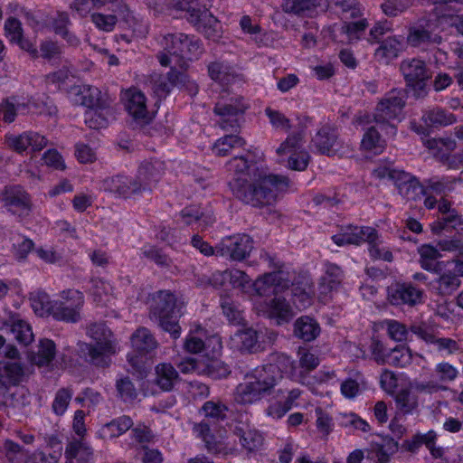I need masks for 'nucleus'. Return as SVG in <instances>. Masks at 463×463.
I'll use <instances>...</instances> for the list:
<instances>
[{
  "instance_id": "nucleus-43",
  "label": "nucleus",
  "mask_w": 463,
  "mask_h": 463,
  "mask_svg": "<svg viewBox=\"0 0 463 463\" xmlns=\"http://www.w3.org/2000/svg\"><path fill=\"white\" fill-rule=\"evenodd\" d=\"M27 109L28 104L20 101L15 97L6 98L0 103V113L3 115V120L6 123L14 122L18 113Z\"/></svg>"
},
{
  "instance_id": "nucleus-3",
  "label": "nucleus",
  "mask_w": 463,
  "mask_h": 463,
  "mask_svg": "<svg viewBox=\"0 0 463 463\" xmlns=\"http://www.w3.org/2000/svg\"><path fill=\"white\" fill-rule=\"evenodd\" d=\"M206 0H148L147 5L156 13L170 10H183L188 14L187 20L197 31L210 40L217 41L221 37V25L218 20L208 11Z\"/></svg>"
},
{
  "instance_id": "nucleus-30",
  "label": "nucleus",
  "mask_w": 463,
  "mask_h": 463,
  "mask_svg": "<svg viewBox=\"0 0 463 463\" xmlns=\"http://www.w3.org/2000/svg\"><path fill=\"white\" fill-rule=\"evenodd\" d=\"M181 218L187 225H196V229L203 231L214 222L210 212H203L197 206H189L182 210Z\"/></svg>"
},
{
  "instance_id": "nucleus-27",
  "label": "nucleus",
  "mask_w": 463,
  "mask_h": 463,
  "mask_svg": "<svg viewBox=\"0 0 463 463\" xmlns=\"http://www.w3.org/2000/svg\"><path fill=\"white\" fill-rule=\"evenodd\" d=\"M402 40L397 36H390L384 39L374 51V58L377 61L389 64L402 52Z\"/></svg>"
},
{
  "instance_id": "nucleus-35",
  "label": "nucleus",
  "mask_w": 463,
  "mask_h": 463,
  "mask_svg": "<svg viewBox=\"0 0 463 463\" xmlns=\"http://www.w3.org/2000/svg\"><path fill=\"white\" fill-rule=\"evenodd\" d=\"M156 383L163 391H170L179 381V374L175 367L168 363H162L156 366Z\"/></svg>"
},
{
  "instance_id": "nucleus-53",
  "label": "nucleus",
  "mask_w": 463,
  "mask_h": 463,
  "mask_svg": "<svg viewBox=\"0 0 463 463\" xmlns=\"http://www.w3.org/2000/svg\"><path fill=\"white\" fill-rule=\"evenodd\" d=\"M412 354L406 346H398L387 354L386 364L398 367H405L411 364Z\"/></svg>"
},
{
  "instance_id": "nucleus-9",
  "label": "nucleus",
  "mask_w": 463,
  "mask_h": 463,
  "mask_svg": "<svg viewBox=\"0 0 463 463\" xmlns=\"http://www.w3.org/2000/svg\"><path fill=\"white\" fill-rule=\"evenodd\" d=\"M264 258L277 270L260 276L252 284L253 289L258 296H269L270 294L277 296L289 288L291 271L286 269L283 264L275 261V258L269 254L266 253Z\"/></svg>"
},
{
  "instance_id": "nucleus-7",
  "label": "nucleus",
  "mask_w": 463,
  "mask_h": 463,
  "mask_svg": "<svg viewBox=\"0 0 463 463\" xmlns=\"http://www.w3.org/2000/svg\"><path fill=\"white\" fill-rule=\"evenodd\" d=\"M154 300L152 315L158 320L159 326L174 338L179 337L181 327L177 317L182 315L183 303L178 304L175 295L166 290L157 292Z\"/></svg>"
},
{
  "instance_id": "nucleus-62",
  "label": "nucleus",
  "mask_w": 463,
  "mask_h": 463,
  "mask_svg": "<svg viewBox=\"0 0 463 463\" xmlns=\"http://www.w3.org/2000/svg\"><path fill=\"white\" fill-rule=\"evenodd\" d=\"M202 411L206 418L219 420H223L226 417L228 408L225 404L220 402L209 401L203 404Z\"/></svg>"
},
{
  "instance_id": "nucleus-33",
  "label": "nucleus",
  "mask_w": 463,
  "mask_h": 463,
  "mask_svg": "<svg viewBox=\"0 0 463 463\" xmlns=\"http://www.w3.org/2000/svg\"><path fill=\"white\" fill-rule=\"evenodd\" d=\"M55 354L56 347L54 342L45 338L40 340L36 351L29 353L28 359L37 366H44L53 360Z\"/></svg>"
},
{
  "instance_id": "nucleus-11",
  "label": "nucleus",
  "mask_w": 463,
  "mask_h": 463,
  "mask_svg": "<svg viewBox=\"0 0 463 463\" xmlns=\"http://www.w3.org/2000/svg\"><path fill=\"white\" fill-rule=\"evenodd\" d=\"M373 175L378 179H387L393 182L399 194L408 200H416L422 193V187L416 177L394 168L391 164L380 165L373 170Z\"/></svg>"
},
{
  "instance_id": "nucleus-45",
  "label": "nucleus",
  "mask_w": 463,
  "mask_h": 463,
  "mask_svg": "<svg viewBox=\"0 0 463 463\" xmlns=\"http://www.w3.org/2000/svg\"><path fill=\"white\" fill-rule=\"evenodd\" d=\"M68 459L76 458L80 462H89L93 456L91 448L82 439L71 441L65 450Z\"/></svg>"
},
{
  "instance_id": "nucleus-52",
  "label": "nucleus",
  "mask_w": 463,
  "mask_h": 463,
  "mask_svg": "<svg viewBox=\"0 0 463 463\" xmlns=\"http://www.w3.org/2000/svg\"><path fill=\"white\" fill-rule=\"evenodd\" d=\"M398 449V443L393 439H383L382 443L373 446L376 463H389L390 458Z\"/></svg>"
},
{
  "instance_id": "nucleus-59",
  "label": "nucleus",
  "mask_w": 463,
  "mask_h": 463,
  "mask_svg": "<svg viewBox=\"0 0 463 463\" xmlns=\"http://www.w3.org/2000/svg\"><path fill=\"white\" fill-rule=\"evenodd\" d=\"M141 251L144 257L154 261L160 267L167 268L172 265V260L155 246L145 245L141 249Z\"/></svg>"
},
{
  "instance_id": "nucleus-56",
  "label": "nucleus",
  "mask_w": 463,
  "mask_h": 463,
  "mask_svg": "<svg viewBox=\"0 0 463 463\" xmlns=\"http://www.w3.org/2000/svg\"><path fill=\"white\" fill-rule=\"evenodd\" d=\"M299 366L301 368L300 377L315 370L319 364V358L307 348H299L298 352Z\"/></svg>"
},
{
  "instance_id": "nucleus-38",
  "label": "nucleus",
  "mask_w": 463,
  "mask_h": 463,
  "mask_svg": "<svg viewBox=\"0 0 463 463\" xmlns=\"http://www.w3.org/2000/svg\"><path fill=\"white\" fill-rule=\"evenodd\" d=\"M31 307L33 312L39 317H53L55 301H52L49 295L38 290L30 295Z\"/></svg>"
},
{
  "instance_id": "nucleus-50",
  "label": "nucleus",
  "mask_w": 463,
  "mask_h": 463,
  "mask_svg": "<svg viewBox=\"0 0 463 463\" xmlns=\"http://www.w3.org/2000/svg\"><path fill=\"white\" fill-rule=\"evenodd\" d=\"M133 426V420L128 416H122L106 424L101 432L109 438L118 437Z\"/></svg>"
},
{
  "instance_id": "nucleus-18",
  "label": "nucleus",
  "mask_w": 463,
  "mask_h": 463,
  "mask_svg": "<svg viewBox=\"0 0 463 463\" xmlns=\"http://www.w3.org/2000/svg\"><path fill=\"white\" fill-rule=\"evenodd\" d=\"M125 106L128 114L140 123H148L152 119V114L146 108V99L139 90L129 89L123 94Z\"/></svg>"
},
{
  "instance_id": "nucleus-40",
  "label": "nucleus",
  "mask_w": 463,
  "mask_h": 463,
  "mask_svg": "<svg viewBox=\"0 0 463 463\" xmlns=\"http://www.w3.org/2000/svg\"><path fill=\"white\" fill-rule=\"evenodd\" d=\"M460 286L458 277L451 272L441 274L438 279L430 282V287L438 294L446 296L450 295Z\"/></svg>"
},
{
  "instance_id": "nucleus-29",
  "label": "nucleus",
  "mask_w": 463,
  "mask_h": 463,
  "mask_svg": "<svg viewBox=\"0 0 463 463\" xmlns=\"http://www.w3.org/2000/svg\"><path fill=\"white\" fill-rule=\"evenodd\" d=\"M253 167H263L258 165L255 163H249L244 157L239 156L234 157L228 163L229 171L233 173V178L230 182V187L234 194V183L236 181L241 182L244 185H247L250 179V173Z\"/></svg>"
},
{
  "instance_id": "nucleus-36",
  "label": "nucleus",
  "mask_w": 463,
  "mask_h": 463,
  "mask_svg": "<svg viewBox=\"0 0 463 463\" xmlns=\"http://www.w3.org/2000/svg\"><path fill=\"white\" fill-rule=\"evenodd\" d=\"M420 267L428 271L438 272L440 262L437 260L442 257L439 247L431 244H422L418 248Z\"/></svg>"
},
{
  "instance_id": "nucleus-60",
  "label": "nucleus",
  "mask_w": 463,
  "mask_h": 463,
  "mask_svg": "<svg viewBox=\"0 0 463 463\" xmlns=\"http://www.w3.org/2000/svg\"><path fill=\"white\" fill-rule=\"evenodd\" d=\"M193 430L197 437L201 438L204 441L205 446L210 452L217 451L214 437L212 434L211 429L207 422L203 420L200 423L194 424Z\"/></svg>"
},
{
  "instance_id": "nucleus-61",
  "label": "nucleus",
  "mask_w": 463,
  "mask_h": 463,
  "mask_svg": "<svg viewBox=\"0 0 463 463\" xmlns=\"http://www.w3.org/2000/svg\"><path fill=\"white\" fill-rule=\"evenodd\" d=\"M72 398V392L70 389H60L52 402V411L56 415H63Z\"/></svg>"
},
{
  "instance_id": "nucleus-49",
  "label": "nucleus",
  "mask_w": 463,
  "mask_h": 463,
  "mask_svg": "<svg viewBox=\"0 0 463 463\" xmlns=\"http://www.w3.org/2000/svg\"><path fill=\"white\" fill-rule=\"evenodd\" d=\"M90 284L91 287L90 291L94 302L99 305H105L109 301L112 293V287L109 282L101 279H91Z\"/></svg>"
},
{
  "instance_id": "nucleus-32",
  "label": "nucleus",
  "mask_w": 463,
  "mask_h": 463,
  "mask_svg": "<svg viewBox=\"0 0 463 463\" xmlns=\"http://www.w3.org/2000/svg\"><path fill=\"white\" fill-rule=\"evenodd\" d=\"M259 335L253 328L238 330L231 336V345L233 348L244 352H253L258 348Z\"/></svg>"
},
{
  "instance_id": "nucleus-22",
  "label": "nucleus",
  "mask_w": 463,
  "mask_h": 463,
  "mask_svg": "<svg viewBox=\"0 0 463 463\" xmlns=\"http://www.w3.org/2000/svg\"><path fill=\"white\" fill-rule=\"evenodd\" d=\"M290 276L291 282L289 286L293 287L294 303L297 308L305 309L311 305L314 296V285L311 279L307 275L299 276L297 279L294 272H291Z\"/></svg>"
},
{
  "instance_id": "nucleus-37",
  "label": "nucleus",
  "mask_w": 463,
  "mask_h": 463,
  "mask_svg": "<svg viewBox=\"0 0 463 463\" xmlns=\"http://www.w3.org/2000/svg\"><path fill=\"white\" fill-rule=\"evenodd\" d=\"M236 433L240 437L241 446L249 452L259 450L263 444L262 435L250 426L237 427Z\"/></svg>"
},
{
  "instance_id": "nucleus-41",
  "label": "nucleus",
  "mask_w": 463,
  "mask_h": 463,
  "mask_svg": "<svg viewBox=\"0 0 463 463\" xmlns=\"http://www.w3.org/2000/svg\"><path fill=\"white\" fill-rule=\"evenodd\" d=\"M422 120L430 127H446L457 121L456 117L440 108L427 110L422 115Z\"/></svg>"
},
{
  "instance_id": "nucleus-54",
  "label": "nucleus",
  "mask_w": 463,
  "mask_h": 463,
  "mask_svg": "<svg viewBox=\"0 0 463 463\" xmlns=\"http://www.w3.org/2000/svg\"><path fill=\"white\" fill-rule=\"evenodd\" d=\"M11 332L14 337L22 345H27L33 340V334L29 324L18 319L13 322Z\"/></svg>"
},
{
  "instance_id": "nucleus-4",
  "label": "nucleus",
  "mask_w": 463,
  "mask_h": 463,
  "mask_svg": "<svg viewBox=\"0 0 463 463\" xmlns=\"http://www.w3.org/2000/svg\"><path fill=\"white\" fill-rule=\"evenodd\" d=\"M182 44L189 45V52L194 54H202L203 52L201 41L194 36L176 33H167L163 37L161 45L165 52H160L158 60L162 66L171 68L167 74L171 85L182 82L184 78V74L178 71L187 66L185 61L179 56L180 51H184Z\"/></svg>"
},
{
  "instance_id": "nucleus-20",
  "label": "nucleus",
  "mask_w": 463,
  "mask_h": 463,
  "mask_svg": "<svg viewBox=\"0 0 463 463\" xmlns=\"http://www.w3.org/2000/svg\"><path fill=\"white\" fill-rule=\"evenodd\" d=\"M376 238V230L368 226H348L342 231L332 236L333 241L338 245L343 246L346 244L358 245L362 242H372Z\"/></svg>"
},
{
  "instance_id": "nucleus-26",
  "label": "nucleus",
  "mask_w": 463,
  "mask_h": 463,
  "mask_svg": "<svg viewBox=\"0 0 463 463\" xmlns=\"http://www.w3.org/2000/svg\"><path fill=\"white\" fill-rule=\"evenodd\" d=\"M344 279V273L340 267L328 263L326 265L325 275L321 278L319 292L325 298L335 291H338Z\"/></svg>"
},
{
  "instance_id": "nucleus-39",
  "label": "nucleus",
  "mask_w": 463,
  "mask_h": 463,
  "mask_svg": "<svg viewBox=\"0 0 463 463\" xmlns=\"http://www.w3.org/2000/svg\"><path fill=\"white\" fill-rule=\"evenodd\" d=\"M133 348L140 354H148L157 347V342L148 329L141 327L131 337Z\"/></svg>"
},
{
  "instance_id": "nucleus-13",
  "label": "nucleus",
  "mask_w": 463,
  "mask_h": 463,
  "mask_svg": "<svg viewBox=\"0 0 463 463\" xmlns=\"http://www.w3.org/2000/svg\"><path fill=\"white\" fill-rule=\"evenodd\" d=\"M0 202L10 214L24 219L33 210L31 195L20 185H6L0 192Z\"/></svg>"
},
{
  "instance_id": "nucleus-34",
  "label": "nucleus",
  "mask_w": 463,
  "mask_h": 463,
  "mask_svg": "<svg viewBox=\"0 0 463 463\" xmlns=\"http://www.w3.org/2000/svg\"><path fill=\"white\" fill-rule=\"evenodd\" d=\"M319 334L320 326L318 323L310 317H301L294 323V335L303 341H312L316 339Z\"/></svg>"
},
{
  "instance_id": "nucleus-63",
  "label": "nucleus",
  "mask_w": 463,
  "mask_h": 463,
  "mask_svg": "<svg viewBox=\"0 0 463 463\" xmlns=\"http://www.w3.org/2000/svg\"><path fill=\"white\" fill-rule=\"evenodd\" d=\"M90 19L97 28L105 32H111L118 22L115 14H105L102 13H93L90 15Z\"/></svg>"
},
{
  "instance_id": "nucleus-1",
  "label": "nucleus",
  "mask_w": 463,
  "mask_h": 463,
  "mask_svg": "<svg viewBox=\"0 0 463 463\" xmlns=\"http://www.w3.org/2000/svg\"><path fill=\"white\" fill-rule=\"evenodd\" d=\"M290 369L296 375L293 361L284 354H272L269 363L256 367L245 375L244 381L238 384L234 399L241 404H251L269 395L283 378V373Z\"/></svg>"
},
{
  "instance_id": "nucleus-57",
  "label": "nucleus",
  "mask_w": 463,
  "mask_h": 463,
  "mask_svg": "<svg viewBox=\"0 0 463 463\" xmlns=\"http://www.w3.org/2000/svg\"><path fill=\"white\" fill-rule=\"evenodd\" d=\"M368 25L366 19H362L356 22L345 24L341 27V30L347 35L349 42H354L363 37Z\"/></svg>"
},
{
  "instance_id": "nucleus-51",
  "label": "nucleus",
  "mask_w": 463,
  "mask_h": 463,
  "mask_svg": "<svg viewBox=\"0 0 463 463\" xmlns=\"http://www.w3.org/2000/svg\"><path fill=\"white\" fill-rule=\"evenodd\" d=\"M24 377V368L16 362H8L0 368V379L9 384H17Z\"/></svg>"
},
{
  "instance_id": "nucleus-8",
  "label": "nucleus",
  "mask_w": 463,
  "mask_h": 463,
  "mask_svg": "<svg viewBox=\"0 0 463 463\" xmlns=\"http://www.w3.org/2000/svg\"><path fill=\"white\" fill-rule=\"evenodd\" d=\"M87 334L95 342V345H84L90 361L97 366H108L110 363V354L116 353V344L111 331L104 324L95 323L89 326Z\"/></svg>"
},
{
  "instance_id": "nucleus-58",
  "label": "nucleus",
  "mask_w": 463,
  "mask_h": 463,
  "mask_svg": "<svg viewBox=\"0 0 463 463\" xmlns=\"http://www.w3.org/2000/svg\"><path fill=\"white\" fill-rule=\"evenodd\" d=\"M202 373L213 379L224 378L230 373L229 367L217 359L209 360L206 364H202Z\"/></svg>"
},
{
  "instance_id": "nucleus-44",
  "label": "nucleus",
  "mask_w": 463,
  "mask_h": 463,
  "mask_svg": "<svg viewBox=\"0 0 463 463\" xmlns=\"http://www.w3.org/2000/svg\"><path fill=\"white\" fill-rule=\"evenodd\" d=\"M245 140L238 135H226L213 144V152L217 156H228L233 148L242 147Z\"/></svg>"
},
{
  "instance_id": "nucleus-19",
  "label": "nucleus",
  "mask_w": 463,
  "mask_h": 463,
  "mask_svg": "<svg viewBox=\"0 0 463 463\" xmlns=\"http://www.w3.org/2000/svg\"><path fill=\"white\" fill-rule=\"evenodd\" d=\"M400 70L408 86L422 90L430 74L425 62L419 59L404 60L400 64Z\"/></svg>"
},
{
  "instance_id": "nucleus-48",
  "label": "nucleus",
  "mask_w": 463,
  "mask_h": 463,
  "mask_svg": "<svg viewBox=\"0 0 463 463\" xmlns=\"http://www.w3.org/2000/svg\"><path fill=\"white\" fill-rule=\"evenodd\" d=\"M361 146L364 150L378 155L382 153L385 146V142L382 139L380 134L374 127H371L364 134Z\"/></svg>"
},
{
  "instance_id": "nucleus-31",
  "label": "nucleus",
  "mask_w": 463,
  "mask_h": 463,
  "mask_svg": "<svg viewBox=\"0 0 463 463\" xmlns=\"http://www.w3.org/2000/svg\"><path fill=\"white\" fill-rule=\"evenodd\" d=\"M323 5H325L324 0H284L281 7L287 14L311 15Z\"/></svg>"
},
{
  "instance_id": "nucleus-6",
  "label": "nucleus",
  "mask_w": 463,
  "mask_h": 463,
  "mask_svg": "<svg viewBox=\"0 0 463 463\" xmlns=\"http://www.w3.org/2000/svg\"><path fill=\"white\" fill-rule=\"evenodd\" d=\"M70 96L74 103L82 105L91 110L86 113L85 121L91 128H103L107 120L99 116L94 120V116L98 109H103L108 107V99L98 88L90 85H77L71 88Z\"/></svg>"
},
{
  "instance_id": "nucleus-14",
  "label": "nucleus",
  "mask_w": 463,
  "mask_h": 463,
  "mask_svg": "<svg viewBox=\"0 0 463 463\" xmlns=\"http://www.w3.org/2000/svg\"><path fill=\"white\" fill-rule=\"evenodd\" d=\"M279 162H287L286 166L291 170L303 171L309 163V155L302 148L300 133L290 135L276 150Z\"/></svg>"
},
{
  "instance_id": "nucleus-23",
  "label": "nucleus",
  "mask_w": 463,
  "mask_h": 463,
  "mask_svg": "<svg viewBox=\"0 0 463 463\" xmlns=\"http://www.w3.org/2000/svg\"><path fill=\"white\" fill-rule=\"evenodd\" d=\"M5 34L12 43L19 45V47L27 52L33 58L39 56L33 43L24 37V31L21 22L14 17H8L5 23Z\"/></svg>"
},
{
  "instance_id": "nucleus-5",
  "label": "nucleus",
  "mask_w": 463,
  "mask_h": 463,
  "mask_svg": "<svg viewBox=\"0 0 463 463\" xmlns=\"http://www.w3.org/2000/svg\"><path fill=\"white\" fill-rule=\"evenodd\" d=\"M157 175L150 165H142L136 176L115 175L103 180L101 188L118 197L130 198L151 191Z\"/></svg>"
},
{
  "instance_id": "nucleus-17",
  "label": "nucleus",
  "mask_w": 463,
  "mask_h": 463,
  "mask_svg": "<svg viewBox=\"0 0 463 463\" xmlns=\"http://www.w3.org/2000/svg\"><path fill=\"white\" fill-rule=\"evenodd\" d=\"M5 143L15 152L23 153L29 147L33 151H40L47 146L48 140L37 132L26 131L20 135L7 134Z\"/></svg>"
},
{
  "instance_id": "nucleus-46",
  "label": "nucleus",
  "mask_w": 463,
  "mask_h": 463,
  "mask_svg": "<svg viewBox=\"0 0 463 463\" xmlns=\"http://www.w3.org/2000/svg\"><path fill=\"white\" fill-rule=\"evenodd\" d=\"M437 246L440 251L456 252L457 258L452 260L457 268H463V240L450 237L439 240Z\"/></svg>"
},
{
  "instance_id": "nucleus-64",
  "label": "nucleus",
  "mask_w": 463,
  "mask_h": 463,
  "mask_svg": "<svg viewBox=\"0 0 463 463\" xmlns=\"http://www.w3.org/2000/svg\"><path fill=\"white\" fill-rule=\"evenodd\" d=\"M388 335L394 341L402 342L406 340L408 330L406 326L399 321L388 319L383 322Z\"/></svg>"
},
{
  "instance_id": "nucleus-28",
  "label": "nucleus",
  "mask_w": 463,
  "mask_h": 463,
  "mask_svg": "<svg viewBox=\"0 0 463 463\" xmlns=\"http://www.w3.org/2000/svg\"><path fill=\"white\" fill-rule=\"evenodd\" d=\"M208 72L212 80L222 84L229 85L241 80V75L236 68L225 61H214L208 66Z\"/></svg>"
},
{
  "instance_id": "nucleus-47",
  "label": "nucleus",
  "mask_w": 463,
  "mask_h": 463,
  "mask_svg": "<svg viewBox=\"0 0 463 463\" xmlns=\"http://www.w3.org/2000/svg\"><path fill=\"white\" fill-rule=\"evenodd\" d=\"M397 408L403 413H411L418 407V398L412 389H401L394 397Z\"/></svg>"
},
{
  "instance_id": "nucleus-24",
  "label": "nucleus",
  "mask_w": 463,
  "mask_h": 463,
  "mask_svg": "<svg viewBox=\"0 0 463 463\" xmlns=\"http://www.w3.org/2000/svg\"><path fill=\"white\" fill-rule=\"evenodd\" d=\"M256 309L259 313L276 319L278 324L287 322L294 316L290 305L284 298L279 296H276L269 303L257 307Z\"/></svg>"
},
{
  "instance_id": "nucleus-10",
  "label": "nucleus",
  "mask_w": 463,
  "mask_h": 463,
  "mask_svg": "<svg viewBox=\"0 0 463 463\" xmlns=\"http://www.w3.org/2000/svg\"><path fill=\"white\" fill-rule=\"evenodd\" d=\"M406 98V93L402 90L394 89L386 93L376 106L373 120L389 128L388 133L392 135L396 133V128L391 121L394 119L401 120Z\"/></svg>"
},
{
  "instance_id": "nucleus-25",
  "label": "nucleus",
  "mask_w": 463,
  "mask_h": 463,
  "mask_svg": "<svg viewBox=\"0 0 463 463\" xmlns=\"http://www.w3.org/2000/svg\"><path fill=\"white\" fill-rule=\"evenodd\" d=\"M429 28L430 25L428 24H426V26L420 24L411 27L407 36L409 44L423 49L440 44L442 37L438 33H434Z\"/></svg>"
},
{
  "instance_id": "nucleus-2",
  "label": "nucleus",
  "mask_w": 463,
  "mask_h": 463,
  "mask_svg": "<svg viewBox=\"0 0 463 463\" xmlns=\"http://www.w3.org/2000/svg\"><path fill=\"white\" fill-rule=\"evenodd\" d=\"M289 183L287 176L272 174L265 166L253 167L247 185L238 181L234 183V195L253 207L269 206L278 201Z\"/></svg>"
},
{
  "instance_id": "nucleus-12",
  "label": "nucleus",
  "mask_w": 463,
  "mask_h": 463,
  "mask_svg": "<svg viewBox=\"0 0 463 463\" xmlns=\"http://www.w3.org/2000/svg\"><path fill=\"white\" fill-rule=\"evenodd\" d=\"M248 109L243 98L222 94L216 102L213 111L220 119L218 124L223 130H233L239 128V116Z\"/></svg>"
},
{
  "instance_id": "nucleus-42",
  "label": "nucleus",
  "mask_w": 463,
  "mask_h": 463,
  "mask_svg": "<svg viewBox=\"0 0 463 463\" xmlns=\"http://www.w3.org/2000/svg\"><path fill=\"white\" fill-rule=\"evenodd\" d=\"M336 140L337 136L335 132L328 127L322 128L313 139L318 151L327 155L335 151Z\"/></svg>"
},
{
  "instance_id": "nucleus-16",
  "label": "nucleus",
  "mask_w": 463,
  "mask_h": 463,
  "mask_svg": "<svg viewBox=\"0 0 463 463\" xmlns=\"http://www.w3.org/2000/svg\"><path fill=\"white\" fill-rule=\"evenodd\" d=\"M61 300L55 301L53 317L57 320L72 322L79 321L80 310L84 304L83 294L76 289L61 292Z\"/></svg>"
},
{
  "instance_id": "nucleus-21",
  "label": "nucleus",
  "mask_w": 463,
  "mask_h": 463,
  "mask_svg": "<svg viewBox=\"0 0 463 463\" xmlns=\"http://www.w3.org/2000/svg\"><path fill=\"white\" fill-rule=\"evenodd\" d=\"M423 292L406 283H395L388 288V300L391 304L414 306L421 302Z\"/></svg>"
},
{
  "instance_id": "nucleus-55",
  "label": "nucleus",
  "mask_w": 463,
  "mask_h": 463,
  "mask_svg": "<svg viewBox=\"0 0 463 463\" xmlns=\"http://www.w3.org/2000/svg\"><path fill=\"white\" fill-rule=\"evenodd\" d=\"M458 374L457 368L447 362L437 364L432 373V376L438 380L437 383L439 384L454 381Z\"/></svg>"
},
{
  "instance_id": "nucleus-15",
  "label": "nucleus",
  "mask_w": 463,
  "mask_h": 463,
  "mask_svg": "<svg viewBox=\"0 0 463 463\" xmlns=\"http://www.w3.org/2000/svg\"><path fill=\"white\" fill-rule=\"evenodd\" d=\"M252 248L251 238L247 234L238 233L222 238L216 245V255L241 261L250 255Z\"/></svg>"
}]
</instances>
